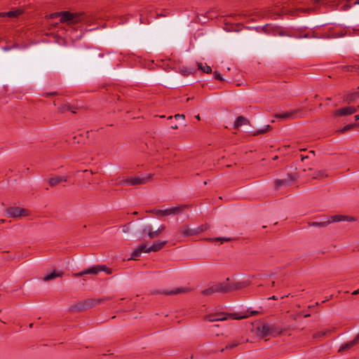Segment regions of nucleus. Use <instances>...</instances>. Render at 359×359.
Masks as SVG:
<instances>
[{
	"mask_svg": "<svg viewBox=\"0 0 359 359\" xmlns=\"http://www.w3.org/2000/svg\"><path fill=\"white\" fill-rule=\"evenodd\" d=\"M229 278L222 283H217L210 286L208 288L203 290L201 293L203 295H211L216 292L228 293L234 290H240L245 287V284L243 282L229 283Z\"/></svg>",
	"mask_w": 359,
	"mask_h": 359,
	"instance_id": "nucleus-1",
	"label": "nucleus"
},
{
	"mask_svg": "<svg viewBox=\"0 0 359 359\" xmlns=\"http://www.w3.org/2000/svg\"><path fill=\"white\" fill-rule=\"evenodd\" d=\"M259 313L257 311H250V309H248L244 314L241 315L238 313H214L204 316V319L210 322H216L225 320L228 318L234 320H241L243 318H248L249 316H255Z\"/></svg>",
	"mask_w": 359,
	"mask_h": 359,
	"instance_id": "nucleus-2",
	"label": "nucleus"
},
{
	"mask_svg": "<svg viewBox=\"0 0 359 359\" xmlns=\"http://www.w3.org/2000/svg\"><path fill=\"white\" fill-rule=\"evenodd\" d=\"M60 18L62 23L75 24L85 20V15L83 13H72L70 11L55 12L50 15V18Z\"/></svg>",
	"mask_w": 359,
	"mask_h": 359,
	"instance_id": "nucleus-3",
	"label": "nucleus"
},
{
	"mask_svg": "<svg viewBox=\"0 0 359 359\" xmlns=\"http://www.w3.org/2000/svg\"><path fill=\"white\" fill-rule=\"evenodd\" d=\"M109 299H111L110 297H104L99 299H86L78 302L77 304L72 305L69 307V311L74 312H80L81 311L93 308Z\"/></svg>",
	"mask_w": 359,
	"mask_h": 359,
	"instance_id": "nucleus-4",
	"label": "nucleus"
},
{
	"mask_svg": "<svg viewBox=\"0 0 359 359\" xmlns=\"http://www.w3.org/2000/svg\"><path fill=\"white\" fill-rule=\"evenodd\" d=\"M152 178V174L141 175L137 177H131L126 179H123L120 181L119 184L126 186L144 184L150 182Z\"/></svg>",
	"mask_w": 359,
	"mask_h": 359,
	"instance_id": "nucleus-5",
	"label": "nucleus"
},
{
	"mask_svg": "<svg viewBox=\"0 0 359 359\" xmlns=\"http://www.w3.org/2000/svg\"><path fill=\"white\" fill-rule=\"evenodd\" d=\"M101 271H104V272L107 273V274L112 273V269L111 268L107 267L106 265L97 264V265H94L92 267L86 269L80 272L73 273L72 276L74 277H81V276H83L85 275H88V274L97 275V273H99Z\"/></svg>",
	"mask_w": 359,
	"mask_h": 359,
	"instance_id": "nucleus-6",
	"label": "nucleus"
},
{
	"mask_svg": "<svg viewBox=\"0 0 359 359\" xmlns=\"http://www.w3.org/2000/svg\"><path fill=\"white\" fill-rule=\"evenodd\" d=\"M187 205H180L174 208H170L165 210H158L156 211V215L158 217H165L170 215H178L187 208Z\"/></svg>",
	"mask_w": 359,
	"mask_h": 359,
	"instance_id": "nucleus-7",
	"label": "nucleus"
},
{
	"mask_svg": "<svg viewBox=\"0 0 359 359\" xmlns=\"http://www.w3.org/2000/svg\"><path fill=\"white\" fill-rule=\"evenodd\" d=\"M296 181V177L293 174H287L286 177L283 179H277L275 181V187L276 189H278L280 187L284 186L287 187L290 186L294 183Z\"/></svg>",
	"mask_w": 359,
	"mask_h": 359,
	"instance_id": "nucleus-8",
	"label": "nucleus"
},
{
	"mask_svg": "<svg viewBox=\"0 0 359 359\" xmlns=\"http://www.w3.org/2000/svg\"><path fill=\"white\" fill-rule=\"evenodd\" d=\"M29 210L19 207H11L6 210V212L9 217H17L28 215Z\"/></svg>",
	"mask_w": 359,
	"mask_h": 359,
	"instance_id": "nucleus-9",
	"label": "nucleus"
},
{
	"mask_svg": "<svg viewBox=\"0 0 359 359\" xmlns=\"http://www.w3.org/2000/svg\"><path fill=\"white\" fill-rule=\"evenodd\" d=\"M357 111V109L355 107L349 106L340 108L334 112L335 116H345L353 114Z\"/></svg>",
	"mask_w": 359,
	"mask_h": 359,
	"instance_id": "nucleus-10",
	"label": "nucleus"
},
{
	"mask_svg": "<svg viewBox=\"0 0 359 359\" xmlns=\"http://www.w3.org/2000/svg\"><path fill=\"white\" fill-rule=\"evenodd\" d=\"M177 233L184 238L195 235L194 229L190 228L189 225H184L179 228Z\"/></svg>",
	"mask_w": 359,
	"mask_h": 359,
	"instance_id": "nucleus-11",
	"label": "nucleus"
},
{
	"mask_svg": "<svg viewBox=\"0 0 359 359\" xmlns=\"http://www.w3.org/2000/svg\"><path fill=\"white\" fill-rule=\"evenodd\" d=\"M355 219L353 217L345 216V215H336L331 216L327 219V221L330 222V224L331 222H341V221L352 222V221H355Z\"/></svg>",
	"mask_w": 359,
	"mask_h": 359,
	"instance_id": "nucleus-12",
	"label": "nucleus"
},
{
	"mask_svg": "<svg viewBox=\"0 0 359 359\" xmlns=\"http://www.w3.org/2000/svg\"><path fill=\"white\" fill-rule=\"evenodd\" d=\"M79 108L71 104H64L58 107V111L63 114L67 111H71L73 114H76Z\"/></svg>",
	"mask_w": 359,
	"mask_h": 359,
	"instance_id": "nucleus-13",
	"label": "nucleus"
},
{
	"mask_svg": "<svg viewBox=\"0 0 359 359\" xmlns=\"http://www.w3.org/2000/svg\"><path fill=\"white\" fill-rule=\"evenodd\" d=\"M177 72L180 73L182 75L187 76L194 74L196 72V69L192 67L182 66L179 67Z\"/></svg>",
	"mask_w": 359,
	"mask_h": 359,
	"instance_id": "nucleus-14",
	"label": "nucleus"
},
{
	"mask_svg": "<svg viewBox=\"0 0 359 359\" xmlns=\"http://www.w3.org/2000/svg\"><path fill=\"white\" fill-rule=\"evenodd\" d=\"M243 125H250V121L243 116H238L236 117L233 123V128L238 129L241 126Z\"/></svg>",
	"mask_w": 359,
	"mask_h": 359,
	"instance_id": "nucleus-15",
	"label": "nucleus"
},
{
	"mask_svg": "<svg viewBox=\"0 0 359 359\" xmlns=\"http://www.w3.org/2000/svg\"><path fill=\"white\" fill-rule=\"evenodd\" d=\"M48 184L50 187H54L61 182H67V177L66 176H55L53 177H50L48 180Z\"/></svg>",
	"mask_w": 359,
	"mask_h": 359,
	"instance_id": "nucleus-16",
	"label": "nucleus"
},
{
	"mask_svg": "<svg viewBox=\"0 0 359 359\" xmlns=\"http://www.w3.org/2000/svg\"><path fill=\"white\" fill-rule=\"evenodd\" d=\"M262 30L265 34L276 36L277 32L278 31V27L269 24H266L262 27Z\"/></svg>",
	"mask_w": 359,
	"mask_h": 359,
	"instance_id": "nucleus-17",
	"label": "nucleus"
},
{
	"mask_svg": "<svg viewBox=\"0 0 359 359\" xmlns=\"http://www.w3.org/2000/svg\"><path fill=\"white\" fill-rule=\"evenodd\" d=\"M359 341L355 337L353 340L341 345L338 350L339 353L349 350L351 348L356 345Z\"/></svg>",
	"mask_w": 359,
	"mask_h": 359,
	"instance_id": "nucleus-18",
	"label": "nucleus"
},
{
	"mask_svg": "<svg viewBox=\"0 0 359 359\" xmlns=\"http://www.w3.org/2000/svg\"><path fill=\"white\" fill-rule=\"evenodd\" d=\"M257 330L259 332V335L262 337H265L267 336H270L271 332H270L269 325V324H262L261 326L257 327Z\"/></svg>",
	"mask_w": 359,
	"mask_h": 359,
	"instance_id": "nucleus-19",
	"label": "nucleus"
},
{
	"mask_svg": "<svg viewBox=\"0 0 359 359\" xmlns=\"http://www.w3.org/2000/svg\"><path fill=\"white\" fill-rule=\"evenodd\" d=\"M166 243V241L154 242L153 245L149 247V251L158 252L161 250L165 245Z\"/></svg>",
	"mask_w": 359,
	"mask_h": 359,
	"instance_id": "nucleus-20",
	"label": "nucleus"
},
{
	"mask_svg": "<svg viewBox=\"0 0 359 359\" xmlns=\"http://www.w3.org/2000/svg\"><path fill=\"white\" fill-rule=\"evenodd\" d=\"M146 233H147L148 236L150 238H155L158 237L160 234L157 230L152 231V228L151 226H147L142 229V233L144 234Z\"/></svg>",
	"mask_w": 359,
	"mask_h": 359,
	"instance_id": "nucleus-21",
	"label": "nucleus"
},
{
	"mask_svg": "<svg viewBox=\"0 0 359 359\" xmlns=\"http://www.w3.org/2000/svg\"><path fill=\"white\" fill-rule=\"evenodd\" d=\"M187 291V289L185 288V287H177L175 290H163L161 293L162 294H164L165 295H174V294H180V293H182V292H185Z\"/></svg>",
	"mask_w": 359,
	"mask_h": 359,
	"instance_id": "nucleus-22",
	"label": "nucleus"
},
{
	"mask_svg": "<svg viewBox=\"0 0 359 359\" xmlns=\"http://www.w3.org/2000/svg\"><path fill=\"white\" fill-rule=\"evenodd\" d=\"M63 275L62 271H55V270H53V272L48 273L43 278V280L45 281L53 280L57 277H62Z\"/></svg>",
	"mask_w": 359,
	"mask_h": 359,
	"instance_id": "nucleus-23",
	"label": "nucleus"
},
{
	"mask_svg": "<svg viewBox=\"0 0 359 359\" xmlns=\"http://www.w3.org/2000/svg\"><path fill=\"white\" fill-rule=\"evenodd\" d=\"M21 12L18 10L10 11L8 12L0 13V17L16 18L20 15Z\"/></svg>",
	"mask_w": 359,
	"mask_h": 359,
	"instance_id": "nucleus-24",
	"label": "nucleus"
},
{
	"mask_svg": "<svg viewBox=\"0 0 359 359\" xmlns=\"http://www.w3.org/2000/svg\"><path fill=\"white\" fill-rule=\"evenodd\" d=\"M357 126H359V123H350V124H348L346 126H345L344 127H343L341 129H339L337 130V133H344L351 129H353L354 128L357 127Z\"/></svg>",
	"mask_w": 359,
	"mask_h": 359,
	"instance_id": "nucleus-25",
	"label": "nucleus"
},
{
	"mask_svg": "<svg viewBox=\"0 0 359 359\" xmlns=\"http://www.w3.org/2000/svg\"><path fill=\"white\" fill-rule=\"evenodd\" d=\"M198 69L201 70L203 72L210 74L212 72V68L206 63L197 62Z\"/></svg>",
	"mask_w": 359,
	"mask_h": 359,
	"instance_id": "nucleus-26",
	"label": "nucleus"
},
{
	"mask_svg": "<svg viewBox=\"0 0 359 359\" xmlns=\"http://www.w3.org/2000/svg\"><path fill=\"white\" fill-rule=\"evenodd\" d=\"M342 71L344 72H359V65H346L342 67Z\"/></svg>",
	"mask_w": 359,
	"mask_h": 359,
	"instance_id": "nucleus-27",
	"label": "nucleus"
},
{
	"mask_svg": "<svg viewBox=\"0 0 359 359\" xmlns=\"http://www.w3.org/2000/svg\"><path fill=\"white\" fill-rule=\"evenodd\" d=\"M270 332L271 336H277L281 334L282 330L275 325H269Z\"/></svg>",
	"mask_w": 359,
	"mask_h": 359,
	"instance_id": "nucleus-28",
	"label": "nucleus"
},
{
	"mask_svg": "<svg viewBox=\"0 0 359 359\" xmlns=\"http://www.w3.org/2000/svg\"><path fill=\"white\" fill-rule=\"evenodd\" d=\"M330 224V222L327 220L323 222H310L308 223L309 226H315V227H324Z\"/></svg>",
	"mask_w": 359,
	"mask_h": 359,
	"instance_id": "nucleus-29",
	"label": "nucleus"
},
{
	"mask_svg": "<svg viewBox=\"0 0 359 359\" xmlns=\"http://www.w3.org/2000/svg\"><path fill=\"white\" fill-rule=\"evenodd\" d=\"M209 229V225L208 224H204L198 226V227L194 229L195 235H198L201 233H203Z\"/></svg>",
	"mask_w": 359,
	"mask_h": 359,
	"instance_id": "nucleus-30",
	"label": "nucleus"
},
{
	"mask_svg": "<svg viewBox=\"0 0 359 359\" xmlns=\"http://www.w3.org/2000/svg\"><path fill=\"white\" fill-rule=\"evenodd\" d=\"M271 130L272 127L270 125H266L264 128L257 130L255 133H253L252 135L257 136L259 135H262Z\"/></svg>",
	"mask_w": 359,
	"mask_h": 359,
	"instance_id": "nucleus-31",
	"label": "nucleus"
},
{
	"mask_svg": "<svg viewBox=\"0 0 359 359\" xmlns=\"http://www.w3.org/2000/svg\"><path fill=\"white\" fill-rule=\"evenodd\" d=\"M240 344H241L240 341L234 340L231 344L226 345L224 348H221L219 350V352L222 353V352L224 351L225 350L233 349L235 347L238 346Z\"/></svg>",
	"mask_w": 359,
	"mask_h": 359,
	"instance_id": "nucleus-32",
	"label": "nucleus"
},
{
	"mask_svg": "<svg viewBox=\"0 0 359 359\" xmlns=\"http://www.w3.org/2000/svg\"><path fill=\"white\" fill-rule=\"evenodd\" d=\"M294 112H285L282 114H278L275 116L277 118L287 119L292 118L294 116Z\"/></svg>",
	"mask_w": 359,
	"mask_h": 359,
	"instance_id": "nucleus-33",
	"label": "nucleus"
},
{
	"mask_svg": "<svg viewBox=\"0 0 359 359\" xmlns=\"http://www.w3.org/2000/svg\"><path fill=\"white\" fill-rule=\"evenodd\" d=\"M358 97H359V93L355 92V93H353L348 94L346 97V100L348 103H350L351 102L355 101Z\"/></svg>",
	"mask_w": 359,
	"mask_h": 359,
	"instance_id": "nucleus-34",
	"label": "nucleus"
},
{
	"mask_svg": "<svg viewBox=\"0 0 359 359\" xmlns=\"http://www.w3.org/2000/svg\"><path fill=\"white\" fill-rule=\"evenodd\" d=\"M206 240L210 241H221V243H223L224 242L230 241L232 239L231 238H227V237H217V238H207Z\"/></svg>",
	"mask_w": 359,
	"mask_h": 359,
	"instance_id": "nucleus-35",
	"label": "nucleus"
},
{
	"mask_svg": "<svg viewBox=\"0 0 359 359\" xmlns=\"http://www.w3.org/2000/svg\"><path fill=\"white\" fill-rule=\"evenodd\" d=\"M137 248L139 249V250L140 251L141 253L142 252H146V253L151 252V251H149V247L148 248L145 243L140 245Z\"/></svg>",
	"mask_w": 359,
	"mask_h": 359,
	"instance_id": "nucleus-36",
	"label": "nucleus"
},
{
	"mask_svg": "<svg viewBox=\"0 0 359 359\" xmlns=\"http://www.w3.org/2000/svg\"><path fill=\"white\" fill-rule=\"evenodd\" d=\"M141 252L138 248H136L131 254V258L133 259H137V257H140Z\"/></svg>",
	"mask_w": 359,
	"mask_h": 359,
	"instance_id": "nucleus-37",
	"label": "nucleus"
},
{
	"mask_svg": "<svg viewBox=\"0 0 359 359\" xmlns=\"http://www.w3.org/2000/svg\"><path fill=\"white\" fill-rule=\"evenodd\" d=\"M213 74H214V78L215 79L220 81H224V79L223 78L222 75L219 72L215 71Z\"/></svg>",
	"mask_w": 359,
	"mask_h": 359,
	"instance_id": "nucleus-38",
	"label": "nucleus"
},
{
	"mask_svg": "<svg viewBox=\"0 0 359 359\" xmlns=\"http://www.w3.org/2000/svg\"><path fill=\"white\" fill-rule=\"evenodd\" d=\"M58 95L57 91H50L48 93H46L44 96L46 97H48L49 96H54V95Z\"/></svg>",
	"mask_w": 359,
	"mask_h": 359,
	"instance_id": "nucleus-39",
	"label": "nucleus"
},
{
	"mask_svg": "<svg viewBox=\"0 0 359 359\" xmlns=\"http://www.w3.org/2000/svg\"><path fill=\"white\" fill-rule=\"evenodd\" d=\"M131 222H129L126 224H125L123 226V233H127L130 230V224Z\"/></svg>",
	"mask_w": 359,
	"mask_h": 359,
	"instance_id": "nucleus-40",
	"label": "nucleus"
},
{
	"mask_svg": "<svg viewBox=\"0 0 359 359\" xmlns=\"http://www.w3.org/2000/svg\"><path fill=\"white\" fill-rule=\"evenodd\" d=\"M277 35L280 36H289L284 31L280 29L279 27H278V31L277 32Z\"/></svg>",
	"mask_w": 359,
	"mask_h": 359,
	"instance_id": "nucleus-41",
	"label": "nucleus"
},
{
	"mask_svg": "<svg viewBox=\"0 0 359 359\" xmlns=\"http://www.w3.org/2000/svg\"><path fill=\"white\" fill-rule=\"evenodd\" d=\"M174 117H175V118L176 120H179L180 118H182V119H183V120H184V119H185V116H184V114H175V115L174 116Z\"/></svg>",
	"mask_w": 359,
	"mask_h": 359,
	"instance_id": "nucleus-42",
	"label": "nucleus"
},
{
	"mask_svg": "<svg viewBox=\"0 0 359 359\" xmlns=\"http://www.w3.org/2000/svg\"><path fill=\"white\" fill-rule=\"evenodd\" d=\"M325 334H326V332L321 331V332H318L316 334H315L314 337H323V336H325Z\"/></svg>",
	"mask_w": 359,
	"mask_h": 359,
	"instance_id": "nucleus-43",
	"label": "nucleus"
},
{
	"mask_svg": "<svg viewBox=\"0 0 359 359\" xmlns=\"http://www.w3.org/2000/svg\"><path fill=\"white\" fill-rule=\"evenodd\" d=\"M165 229V226L164 225H161L158 229H157V231H158L159 233H161Z\"/></svg>",
	"mask_w": 359,
	"mask_h": 359,
	"instance_id": "nucleus-44",
	"label": "nucleus"
},
{
	"mask_svg": "<svg viewBox=\"0 0 359 359\" xmlns=\"http://www.w3.org/2000/svg\"><path fill=\"white\" fill-rule=\"evenodd\" d=\"M171 128L176 130L178 128V126L177 124L172 123L171 124Z\"/></svg>",
	"mask_w": 359,
	"mask_h": 359,
	"instance_id": "nucleus-45",
	"label": "nucleus"
},
{
	"mask_svg": "<svg viewBox=\"0 0 359 359\" xmlns=\"http://www.w3.org/2000/svg\"><path fill=\"white\" fill-rule=\"evenodd\" d=\"M158 210H156V209H153V210H150L149 211H148L150 213H153V214H155L156 215V211H158Z\"/></svg>",
	"mask_w": 359,
	"mask_h": 359,
	"instance_id": "nucleus-46",
	"label": "nucleus"
},
{
	"mask_svg": "<svg viewBox=\"0 0 359 359\" xmlns=\"http://www.w3.org/2000/svg\"><path fill=\"white\" fill-rule=\"evenodd\" d=\"M359 294V288L356 290H354L353 292H352V294L353 295H357Z\"/></svg>",
	"mask_w": 359,
	"mask_h": 359,
	"instance_id": "nucleus-47",
	"label": "nucleus"
},
{
	"mask_svg": "<svg viewBox=\"0 0 359 359\" xmlns=\"http://www.w3.org/2000/svg\"><path fill=\"white\" fill-rule=\"evenodd\" d=\"M11 49V47H8V46L3 47V50L5 51L10 50Z\"/></svg>",
	"mask_w": 359,
	"mask_h": 359,
	"instance_id": "nucleus-48",
	"label": "nucleus"
},
{
	"mask_svg": "<svg viewBox=\"0 0 359 359\" xmlns=\"http://www.w3.org/2000/svg\"><path fill=\"white\" fill-rule=\"evenodd\" d=\"M306 158H308V156H303V155H301V160H302V161H304V159H306Z\"/></svg>",
	"mask_w": 359,
	"mask_h": 359,
	"instance_id": "nucleus-49",
	"label": "nucleus"
},
{
	"mask_svg": "<svg viewBox=\"0 0 359 359\" xmlns=\"http://www.w3.org/2000/svg\"><path fill=\"white\" fill-rule=\"evenodd\" d=\"M140 21L142 23H144V22H143V13H140Z\"/></svg>",
	"mask_w": 359,
	"mask_h": 359,
	"instance_id": "nucleus-50",
	"label": "nucleus"
},
{
	"mask_svg": "<svg viewBox=\"0 0 359 359\" xmlns=\"http://www.w3.org/2000/svg\"><path fill=\"white\" fill-rule=\"evenodd\" d=\"M355 120L358 121L359 120V114L355 116Z\"/></svg>",
	"mask_w": 359,
	"mask_h": 359,
	"instance_id": "nucleus-51",
	"label": "nucleus"
},
{
	"mask_svg": "<svg viewBox=\"0 0 359 359\" xmlns=\"http://www.w3.org/2000/svg\"><path fill=\"white\" fill-rule=\"evenodd\" d=\"M269 299H277L278 298H277L276 296L273 295V296L271 297Z\"/></svg>",
	"mask_w": 359,
	"mask_h": 359,
	"instance_id": "nucleus-52",
	"label": "nucleus"
},
{
	"mask_svg": "<svg viewBox=\"0 0 359 359\" xmlns=\"http://www.w3.org/2000/svg\"><path fill=\"white\" fill-rule=\"evenodd\" d=\"M278 158V156H275L274 157H273V158H272V159H273V161H276V160H277Z\"/></svg>",
	"mask_w": 359,
	"mask_h": 359,
	"instance_id": "nucleus-53",
	"label": "nucleus"
},
{
	"mask_svg": "<svg viewBox=\"0 0 359 359\" xmlns=\"http://www.w3.org/2000/svg\"><path fill=\"white\" fill-rule=\"evenodd\" d=\"M309 153H311V154L315 155V151L313 150L309 151Z\"/></svg>",
	"mask_w": 359,
	"mask_h": 359,
	"instance_id": "nucleus-54",
	"label": "nucleus"
},
{
	"mask_svg": "<svg viewBox=\"0 0 359 359\" xmlns=\"http://www.w3.org/2000/svg\"><path fill=\"white\" fill-rule=\"evenodd\" d=\"M318 175L319 176H323V171H320Z\"/></svg>",
	"mask_w": 359,
	"mask_h": 359,
	"instance_id": "nucleus-55",
	"label": "nucleus"
},
{
	"mask_svg": "<svg viewBox=\"0 0 359 359\" xmlns=\"http://www.w3.org/2000/svg\"><path fill=\"white\" fill-rule=\"evenodd\" d=\"M196 118L198 120H200V119H201V118H200V116H199V115L196 116Z\"/></svg>",
	"mask_w": 359,
	"mask_h": 359,
	"instance_id": "nucleus-56",
	"label": "nucleus"
},
{
	"mask_svg": "<svg viewBox=\"0 0 359 359\" xmlns=\"http://www.w3.org/2000/svg\"><path fill=\"white\" fill-rule=\"evenodd\" d=\"M172 116H170L168 117V119L170 120V119H172Z\"/></svg>",
	"mask_w": 359,
	"mask_h": 359,
	"instance_id": "nucleus-57",
	"label": "nucleus"
},
{
	"mask_svg": "<svg viewBox=\"0 0 359 359\" xmlns=\"http://www.w3.org/2000/svg\"><path fill=\"white\" fill-rule=\"evenodd\" d=\"M334 36L333 34L328 35V37H334Z\"/></svg>",
	"mask_w": 359,
	"mask_h": 359,
	"instance_id": "nucleus-58",
	"label": "nucleus"
},
{
	"mask_svg": "<svg viewBox=\"0 0 359 359\" xmlns=\"http://www.w3.org/2000/svg\"><path fill=\"white\" fill-rule=\"evenodd\" d=\"M133 214L134 215H137V214H138V212H134Z\"/></svg>",
	"mask_w": 359,
	"mask_h": 359,
	"instance_id": "nucleus-59",
	"label": "nucleus"
},
{
	"mask_svg": "<svg viewBox=\"0 0 359 359\" xmlns=\"http://www.w3.org/2000/svg\"><path fill=\"white\" fill-rule=\"evenodd\" d=\"M308 316H310V314H306V315H304V317H308Z\"/></svg>",
	"mask_w": 359,
	"mask_h": 359,
	"instance_id": "nucleus-60",
	"label": "nucleus"
},
{
	"mask_svg": "<svg viewBox=\"0 0 359 359\" xmlns=\"http://www.w3.org/2000/svg\"><path fill=\"white\" fill-rule=\"evenodd\" d=\"M116 96L117 97V99H118V100H119L120 96H119V95H116Z\"/></svg>",
	"mask_w": 359,
	"mask_h": 359,
	"instance_id": "nucleus-61",
	"label": "nucleus"
},
{
	"mask_svg": "<svg viewBox=\"0 0 359 359\" xmlns=\"http://www.w3.org/2000/svg\"><path fill=\"white\" fill-rule=\"evenodd\" d=\"M32 326H33V324H32V323H31V324L29 325V327H32Z\"/></svg>",
	"mask_w": 359,
	"mask_h": 359,
	"instance_id": "nucleus-62",
	"label": "nucleus"
},
{
	"mask_svg": "<svg viewBox=\"0 0 359 359\" xmlns=\"http://www.w3.org/2000/svg\"><path fill=\"white\" fill-rule=\"evenodd\" d=\"M274 284H275V282H274V281H273V282H272V286H274Z\"/></svg>",
	"mask_w": 359,
	"mask_h": 359,
	"instance_id": "nucleus-63",
	"label": "nucleus"
},
{
	"mask_svg": "<svg viewBox=\"0 0 359 359\" xmlns=\"http://www.w3.org/2000/svg\"><path fill=\"white\" fill-rule=\"evenodd\" d=\"M355 3L359 4V0H357Z\"/></svg>",
	"mask_w": 359,
	"mask_h": 359,
	"instance_id": "nucleus-64",
	"label": "nucleus"
}]
</instances>
